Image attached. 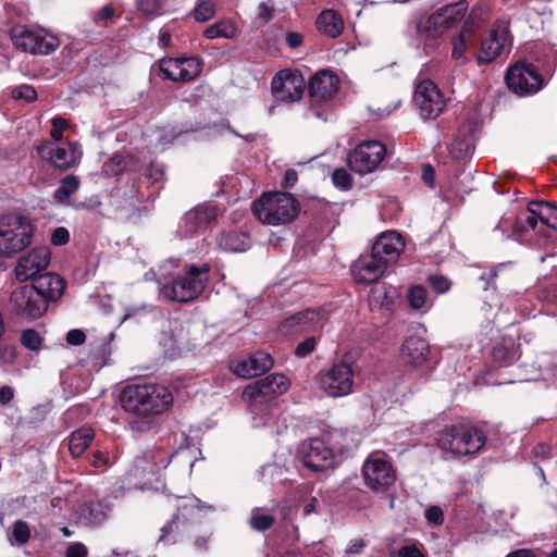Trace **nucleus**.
Instances as JSON below:
<instances>
[{"instance_id": "338daca9", "label": "nucleus", "mask_w": 557, "mask_h": 557, "mask_svg": "<svg viewBox=\"0 0 557 557\" xmlns=\"http://www.w3.org/2000/svg\"><path fill=\"white\" fill-rule=\"evenodd\" d=\"M14 397V389L11 386L4 385L0 387V403L2 405L9 404Z\"/></svg>"}, {"instance_id": "680f3d73", "label": "nucleus", "mask_w": 557, "mask_h": 557, "mask_svg": "<svg viewBox=\"0 0 557 557\" xmlns=\"http://www.w3.org/2000/svg\"><path fill=\"white\" fill-rule=\"evenodd\" d=\"M425 518L433 524H441L444 520L443 511L437 506H432L425 510Z\"/></svg>"}, {"instance_id": "f704fd0d", "label": "nucleus", "mask_w": 557, "mask_h": 557, "mask_svg": "<svg viewBox=\"0 0 557 557\" xmlns=\"http://www.w3.org/2000/svg\"><path fill=\"white\" fill-rule=\"evenodd\" d=\"M474 147L470 141H438L435 152L443 154L447 152V157L454 161H463L469 158Z\"/></svg>"}, {"instance_id": "3c124183", "label": "nucleus", "mask_w": 557, "mask_h": 557, "mask_svg": "<svg viewBox=\"0 0 557 557\" xmlns=\"http://www.w3.org/2000/svg\"><path fill=\"white\" fill-rule=\"evenodd\" d=\"M114 9L107 4L94 14L92 21L97 26H106L107 23L114 17Z\"/></svg>"}, {"instance_id": "423d86ee", "label": "nucleus", "mask_w": 557, "mask_h": 557, "mask_svg": "<svg viewBox=\"0 0 557 557\" xmlns=\"http://www.w3.org/2000/svg\"><path fill=\"white\" fill-rule=\"evenodd\" d=\"M34 227L29 219L17 213L4 214L0 219V253L12 256L32 243Z\"/></svg>"}, {"instance_id": "69168bd1", "label": "nucleus", "mask_w": 557, "mask_h": 557, "mask_svg": "<svg viewBox=\"0 0 557 557\" xmlns=\"http://www.w3.org/2000/svg\"><path fill=\"white\" fill-rule=\"evenodd\" d=\"M146 177L153 183L159 182L163 177V170L154 164H151L146 171Z\"/></svg>"}, {"instance_id": "9d476101", "label": "nucleus", "mask_w": 557, "mask_h": 557, "mask_svg": "<svg viewBox=\"0 0 557 557\" xmlns=\"http://www.w3.org/2000/svg\"><path fill=\"white\" fill-rule=\"evenodd\" d=\"M216 216L218 211L214 206H197L183 215L177 230L174 232V238L184 240L203 234L215 221Z\"/></svg>"}, {"instance_id": "c756f323", "label": "nucleus", "mask_w": 557, "mask_h": 557, "mask_svg": "<svg viewBox=\"0 0 557 557\" xmlns=\"http://www.w3.org/2000/svg\"><path fill=\"white\" fill-rule=\"evenodd\" d=\"M321 434L324 437V441L327 443L329 447L332 449L336 461L343 455L351 451L357 446L355 443L354 433L347 430L327 429L324 430Z\"/></svg>"}, {"instance_id": "ea45409f", "label": "nucleus", "mask_w": 557, "mask_h": 557, "mask_svg": "<svg viewBox=\"0 0 557 557\" xmlns=\"http://www.w3.org/2000/svg\"><path fill=\"white\" fill-rule=\"evenodd\" d=\"M79 181L76 176L70 175L63 178L60 186L54 191V199L60 203H65L69 198L77 191Z\"/></svg>"}, {"instance_id": "0e129e2a", "label": "nucleus", "mask_w": 557, "mask_h": 557, "mask_svg": "<svg viewBox=\"0 0 557 557\" xmlns=\"http://www.w3.org/2000/svg\"><path fill=\"white\" fill-rule=\"evenodd\" d=\"M304 42V36L297 32H288L286 34V44L289 48L296 49Z\"/></svg>"}, {"instance_id": "c03bdc74", "label": "nucleus", "mask_w": 557, "mask_h": 557, "mask_svg": "<svg viewBox=\"0 0 557 557\" xmlns=\"http://www.w3.org/2000/svg\"><path fill=\"white\" fill-rule=\"evenodd\" d=\"M408 302L413 309H421L426 304L428 292L421 285H416L408 290Z\"/></svg>"}, {"instance_id": "a878e982", "label": "nucleus", "mask_w": 557, "mask_h": 557, "mask_svg": "<svg viewBox=\"0 0 557 557\" xmlns=\"http://www.w3.org/2000/svg\"><path fill=\"white\" fill-rule=\"evenodd\" d=\"M405 248L401 235L395 231L382 233L375 240L372 252L387 265L396 262Z\"/></svg>"}, {"instance_id": "7c9ffc66", "label": "nucleus", "mask_w": 557, "mask_h": 557, "mask_svg": "<svg viewBox=\"0 0 557 557\" xmlns=\"http://www.w3.org/2000/svg\"><path fill=\"white\" fill-rule=\"evenodd\" d=\"M474 44V35L471 26L465 24L461 30L451 38V59L465 64L468 62V50Z\"/></svg>"}, {"instance_id": "72a5a7b5", "label": "nucleus", "mask_w": 557, "mask_h": 557, "mask_svg": "<svg viewBox=\"0 0 557 557\" xmlns=\"http://www.w3.org/2000/svg\"><path fill=\"white\" fill-rule=\"evenodd\" d=\"M95 438V432L89 426H82L69 436V450L73 457H79L90 446Z\"/></svg>"}, {"instance_id": "052dcab7", "label": "nucleus", "mask_w": 557, "mask_h": 557, "mask_svg": "<svg viewBox=\"0 0 557 557\" xmlns=\"http://www.w3.org/2000/svg\"><path fill=\"white\" fill-rule=\"evenodd\" d=\"M0 358L5 363H13L17 358V350L15 346L7 345L0 348Z\"/></svg>"}, {"instance_id": "2eb2a0df", "label": "nucleus", "mask_w": 557, "mask_h": 557, "mask_svg": "<svg viewBox=\"0 0 557 557\" xmlns=\"http://www.w3.org/2000/svg\"><path fill=\"white\" fill-rule=\"evenodd\" d=\"M385 154L383 141H360L348 154V163L354 172L368 174L377 168Z\"/></svg>"}, {"instance_id": "f8f14e48", "label": "nucleus", "mask_w": 557, "mask_h": 557, "mask_svg": "<svg viewBox=\"0 0 557 557\" xmlns=\"http://www.w3.org/2000/svg\"><path fill=\"white\" fill-rule=\"evenodd\" d=\"M297 456L300 462L312 471H324L337 462L322 434L302 442Z\"/></svg>"}, {"instance_id": "6ab92c4d", "label": "nucleus", "mask_w": 557, "mask_h": 557, "mask_svg": "<svg viewBox=\"0 0 557 557\" xmlns=\"http://www.w3.org/2000/svg\"><path fill=\"white\" fill-rule=\"evenodd\" d=\"M271 87L276 100L295 102L301 99L306 82L300 73L286 70L274 76Z\"/></svg>"}, {"instance_id": "f03ea898", "label": "nucleus", "mask_w": 557, "mask_h": 557, "mask_svg": "<svg viewBox=\"0 0 557 557\" xmlns=\"http://www.w3.org/2000/svg\"><path fill=\"white\" fill-rule=\"evenodd\" d=\"M289 387L288 379L283 374H270L247 385L243 391V398L248 403L252 412L258 413L265 406L267 412L260 418H253L256 426H273L280 413L274 400Z\"/></svg>"}, {"instance_id": "0eeeda50", "label": "nucleus", "mask_w": 557, "mask_h": 557, "mask_svg": "<svg viewBox=\"0 0 557 557\" xmlns=\"http://www.w3.org/2000/svg\"><path fill=\"white\" fill-rule=\"evenodd\" d=\"M362 478L366 486L372 492L384 493L395 484L397 474L386 455L375 451L364 460Z\"/></svg>"}, {"instance_id": "2f4dec72", "label": "nucleus", "mask_w": 557, "mask_h": 557, "mask_svg": "<svg viewBox=\"0 0 557 557\" xmlns=\"http://www.w3.org/2000/svg\"><path fill=\"white\" fill-rule=\"evenodd\" d=\"M398 293L393 286H386L385 284H377L371 288L369 295V305L372 309H387L389 310Z\"/></svg>"}, {"instance_id": "a19ab883", "label": "nucleus", "mask_w": 557, "mask_h": 557, "mask_svg": "<svg viewBox=\"0 0 557 557\" xmlns=\"http://www.w3.org/2000/svg\"><path fill=\"white\" fill-rule=\"evenodd\" d=\"M275 522L272 515L263 512L260 508H253L250 516V527L257 531H267Z\"/></svg>"}, {"instance_id": "a18cd8bd", "label": "nucleus", "mask_w": 557, "mask_h": 557, "mask_svg": "<svg viewBox=\"0 0 557 557\" xmlns=\"http://www.w3.org/2000/svg\"><path fill=\"white\" fill-rule=\"evenodd\" d=\"M482 124L475 119H468L465 121L459 128L460 139H468L481 135Z\"/></svg>"}, {"instance_id": "c9c22d12", "label": "nucleus", "mask_w": 557, "mask_h": 557, "mask_svg": "<svg viewBox=\"0 0 557 557\" xmlns=\"http://www.w3.org/2000/svg\"><path fill=\"white\" fill-rule=\"evenodd\" d=\"M219 247L226 251L240 252L250 246V239L243 233L228 232L222 233L216 237Z\"/></svg>"}, {"instance_id": "09e8293b", "label": "nucleus", "mask_w": 557, "mask_h": 557, "mask_svg": "<svg viewBox=\"0 0 557 557\" xmlns=\"http://www.w3.org/2000/svg\"><path fill=\"white\" fill-rule=\"evenodd\" d=\"M333 184L343 189L348 190L352 185V178L347 170L339 168L336 169L332 174Z\"/></svg>"}, {"instance_id": "58836bf2", "label": "nucleus", "mask_w": 557, "mask_h": 557, "mask_svg": "<svg viewBox=\"0 0 557 557\" xmlns=\"http://www.w3.org/2000/svg\"><path fill=\"white\" fill-rule=\"evenodd\" d=\"M236 34L237 27L231 20H221L207 27L203 32V36L208 39H233Z\"/></svg>"}, {"instance_id": "774afa93", "label": "nucleus", "mask_w": 557, "mask_h": 557, "mask_svg": "<svg viewBox=\"0 0 557 557\" xmlns=\"http://www.w3.org/2000/svg\"><path fill=\"white\" fill-rule=\"evenodd\" d=\"M297 180V172L295 170H287L285 172L282 185L285 188H290L296 184Z\"/></svg>"}, {"instance_id": "39448f33", "label": "nucleus", "mask_w": 557, "mask_h": 557, "mask_svg": "<svg viewBox=\"0 0 557 557\" xmlns=\"http://www.w3.org/2000/svg\"><path fill=\"white\" fill-rule=\"evenodd\" d=\"M253 214L263 224L281 225L292 222L298 214V203L292 194H263L252 206Z\"/></svg>"}, {"instance_id": "7ed1b4c3", "label": "nucleus", "mask_w": 557, "mask_h": 557, "mask_svg": "<svg viewBox=\"0 0 557 557\" xmlns=\"http://www.w3.org/2000/svg\"><path fill=\"white\" fill-rule=\"evenodd\" d=\"M121 404L125 411L147 417L168 410L173 404V395L161 384H131L123 388Z\"/></svg>"}, {"instance_id": "cd10ccee", "label": "nucleus", "mask_w": 557, "mask_h": 557, "mask_svg": "<svg viewBox=\"0 0 557 557\" xmlns=\"http://www.w3.org/2000/svg\"><path fill=\"white\" fill-rule=\"evenodd\" d=\"M430 346L426 341L419 336H409L405 339L401 350V361L413 368L423 367L429 360Z\"/></svg>"}, {"instance_id": "9b49d317", "label": "nucleus", "mask_w": 557, "mask_h": 557, "mask_svg": "<svg viewBox=\"0 0 557 557\" xmlns=\"http://www.w3.org/2000/svg\"><path fill=\"white\" fill-rule=\"evenodd\" d=\"M319 384L330 397L349 395L354 387V370L346 361H341L319 374Z\"/></svg>"}, {"instance_id": "8fccbe9b", "label": "nucleus", "mask_w": 557, "mask_h": 557, "mask_svg": "<svg viewBox=\"0 0 557 557\" xmlns=\"http://www.w3.org/2000/svg\"><path fill=\"white\" fill-rule=\"evenodd\" d=\"M12 96L15 99H23L27 102H32L37 99V91L33 86L24 84L14 88Z\"/></svg>"}, {"instance_id": "e433bc0d", "label": "nucleus", "mask_w": 557, "mask_h": 557, "mask_svg": "<svg viewBox=\"0 0 557 557\" xmlns=\"http://www.w3.org/2000/svg\"><path fill=\"white\" fill-rule=\"evenodd\" d=\"M493 359L502 366H508L519 358L515 341L510 337L503 338L493 348Z\"/></svg>"}, {"instance_id": "b1692460", "label": "nucleus", "mask_w": 557, "mask_h": 557, "mask_svg": "<svg viewBox=\"0 0 557 557\" xmlns=\"http://www.w3.org/2000/svg\"><path fill=\"white\" fill-rule=\"evenodd\" d=\"M539 222L557 231V205L546 201H531L525 215L519 219V223H524L528 228L534 231Z\"/></svg>"}, {"instance_id": "6e6d98bb", "label": "nucleus", "mask_w": 557, "mask_h": 557, "mask_svg": "<svg viewBox=\"0 0 557 557\" xmlns=\"http://www.w3.org/2000/svg\"><path fill=\"white\" fill-rule=\"evenodd\" d=\"M198 505L199 499L196 497H182L178 499L177 510L182 511V516L185 517V511H193L195 508H198Z\"/></svg>"}, {"instance_id": "4c0bfd02", "label": "nucleus", "mask_w": 557, "mask_h": 557, "mask_svg": "<svg viewBox=\"0 0 557 557\" xmlns=\"http://www.w3.org/2000/svg\"><path fill=\"white\" fill-rule=\"evenodd\" d=\"M176 0H137V9L147 16L156 17L170 12Z\"/></svg>"}, {"instance_id": "37998d69", "label": "nucleus", "mask_w": 557, "mask_h": 557, "mask_svg": "<svg viewBox=\"0 0 557 557\" xmlns=\"http://www.w3.org/2000/svg\"><path fill=\"white\" fill-rule=\"evenodd\" d=\"M215 14V5L210 0H199L193 11L195 21L205 23L211 20Z\"/></svg>"}, {"instance_id": "f3484780", "label": "nucleus", "mask_w": 557, "mask_h": 557, "mask_svg": "<svg viewBox=\"0 0 557 557\" xmlns=\"http://www.w3.org/2000/svg\"><path fill=\"white\" fill-rule=\"evenodd\" d=\"M37 152L42 160L62 170L73 166L81 157V152L71 141H42L37 147Z\"/></svg>"}, {"instance_id": "e2e57ef3", "label": "nucleus", "mask_w": 557, "mask_h": 557, "mask_svg": "<svg viewBox=\"0 0 557 557\" xmlns=\"http://www.w3.org/2000/svg\"><path fill=\"white\" fill-rule=\"evenodd\" d=\"M397 557H424V555L414 545H406L398 549Z\"/></svg>"}, {"instance_id": "49530a36", "label": "nucleus", "mask_w": 557, "mask_h": 557, "mask_svg": "<svg viewBox=\"0 0 557 557\" xmlns=\"http://www.w3.org/2000/svg\"><path fill=\"white\" fill-rule=\"evenodd\" d=\"M127 164L125 157L115 154L103 164V171L108 175H119L126 169Z\"/></svg>"}, {"instance_id": "4468645a", "label": "nucleus", "mask_w": 557, "mask_h": 557, "mask_svg": "<svg viewBox=\"0 0 557 557\" xmlns=\"http://www.w3.org/2000/svg\"><path fill=\"white\" fill-rule=\"evenodd\" d=\"M508 88L519 96L533 95L542 89L544 81L532 64L518 62L506 74Z\"/></svg>"}, {"instance_id": "dca6fc26", "label": "nucleus", "mask_w": 557, "mask_h": 557, "mask_svg": "<svg viewBox=\"0 0 557 557\" xmlns=\"http://www.w3.org/2000/svg\"><path fill=\"white\" fill-rule=\"evenodd\" d=\"M159 67L165 78L186 83L198 77L202 70V61L197 57L163 58Z\"/></svg>"}, {"instance_id": "aec40b11", "label": "nucleus", "mask_w": 557, "mask_h": 557, "mask_svg": "<svg viewBox=\"0 0 557 557\" xmlns=\"http://www.w3.org/2000/svg\"><path fill=\"white\" fill-rule=\"evenodd\" d=\"M509 47L508 26L503 22L497 23L490 29L487 37L482 40L476 61L478 63H490L507 52Z\"/></svg>"}, {"instance_id": "bf43d9fd", "label": "nucleus", "mask_w": 557, "mask_h": 557, "mask_svg": "<svg viewBox=\"0 0 557 557\" xmlns=\"http://www.w3.org/2000/svg\"><path fill=\"white\" fill-rule=\"evenodd\" d=\"M66 557H87V547L79 542L72 543L66 549Z\"/></svg>"}, {"instance_id": "a211bd4d", "label": "nucleus", "mask_w": 557, "mask_h": 557, "mask_svg": "<svg viewBox=\"0 0 557 557\" xmlns=\"http://www.w3.org/2000/svg\"><path fill=\"white\" fill-rule=\"evenodd\" d=\"M51 252L46 246L36 247L18 258L14 268L15 278L20 283L35 280L50 263Z\"/></svg>"}, {"instance_id": "ddd939ff", "label": "nucleus", "mask_w": 557, "mask_h": 557, "mask_svg": "<svg viewBox=\"0 0 557 557\" xmlns=\"http://www.w3.org/2000/svg\"><path fill=\"white\" fill-rule=\"evenodd\" d=\"M413 103L419 110L420 116L424 120L437 117L446 108V99L443 92L430 79H423L417 84Z\"/></svg>"}, {"instance_id": "20e7f679", "label": "nucleus", "mask_w": 557, "mask_h": 557, "mask_svg": "<svg viewBox=\"0 0 557 557\" xmlns=\"http://www.w3.org/2000/svg\"><path fill=\"white\" fill-rule=\"evenodd\" d=\"M485 433L471 425L445 426L437 437V445L446 454L454 457L476 455L485 445Z\"/></svg>"}, {"instance_id": "4d7b16f0", "label": "nucleus", "mask_w": 557, "mask_h": 557, "mask_svg": "<svg viewBox=\"0 0 557 557\" xmlns=\"http://www.w3.org/2000/svg\"><path fill=\"white\" fill-rule=\"evenodd\" d=\"M70 239L69 231L63 227H57L51 234V243L55 246L65 245Z\"/></svg>"}, {"instance_id": "4be33fe9", "label": "nucleus", "mask_w": 557, "mask_h": 557, "mask_svg": "<svg viewBox=\"0 0 557 557\" xmlns=\"http://www.w3.org/2000/svg\"><path fill=\"white\" fill-rule=\"evenodd\" d=\"M326 320L323 310H307L287 318L281 324V332L286 335H296L320 330Z\"/></svg>"}, {"instance_id": "603ef678", "label": "nucleus", "mask_w": 557, "mask_h": 557, "mask_svg": "<svg viewBox=\"0 0 557 557\" xmlns=\"http://www.w3.org/2000/svg\"><path fill=\"white\" fill-rule=\"evenodd\" d=\"M429 283L432 286V288L438 294H444V293L448 292L451 286L450 281L443 275L430 276Z\"/></svg>"}, {"instance_id": "412c9836", "label": "nucleus", "mask_w": 557, "mask_h": 557, "mask_svg": "<svg viewBox=\"0 0 557 557\" xmlns=\"http://www.w3.org/2000/svg\"><path fill=\"white\" fill-rule=\"evenodd\" d=\"M466 11L467 5L462 1L443 7L429 16L425 29L431 37L441 36L461 21Z\"/></svg>"}, {"instance_id": "1a4fd4ad", "label": "nucleus", "mask_w": 557, "mask_h": 557, "mask_svg": "<svg viewBox=\"0 0 557 557\" xmlns=\"http://www.w3.org/2000/svg\"><path fill=\"white\" fill-rule=\"evenodd\" d=\"M12 312L22 319L36 320L48 310L42 297L36 293L32 284L14 288L9 298Z\"/></svg>"}, {"instance_id": "5fc2aeb1", "label": "nucleus", "mask_w": 557, "mask_h": 557, "mask_svg": "<svg viewBox=\"0 0 557 557\" xmlns=\"http://www.w3.org/2000/svg\"><path fill=\"white\" fill-rule=\"evenodd\" d=\"M69 127L66 120L62 117H54L52 120V127L50 131L51 139H62L63 132Z\"/></svg>"}, {"instance_id": "bb28decb", "label": "nucleus", "mask_w": 557, "mask_h": 557, "mask_svg": "<svg viewBox=\"0 0 557 557\" xmlns=\"http://www.w3.org/2000/svg\"><path fill=\"white\" fill-rule=\"evenodd\" d=\"M338 78L326 70L318 72L310 81L309 96L312 103H322L332 99L337 92Z\"/></svg>"}, {"instance_id": "864d4df0", "label": "nucleus", "mask_w": 557, "mask_h": 557, "mask_svg": "<svg viewBox=\"0 0 557 557\" xmlns=\"http://www.w3.org/2000/svg\"><path fill=\"white\" fill-rule=\"evenodd\" d=\"M315 347V338L313 336L306 338L299 343L295 349L296 356L304 358L310 355Z\"/></svg>"}, {"instance_id": "5701e85b", "label": "nucleus", "mask_w": 557, "mask_h": 557, "mask_svg": "<svg viewBox=\"0 0 557 557\" xmlns=\"http://www.w3.org/2000/svg\"><path fill=\"white\" fill-rule=\"evenodd\" d=\"M228 367L235 375L249 379L269 371L273 367V359L265 351H257L247 358L232 360Z\"/></svg>"}, {"instance_id": "13d9d810", "label": "nucleus", "mask_w": 557, "mask_h": 557, "mask_svg": "<svg viewBox=\"0 0 557 557\" xmlns=\"http://www.w3.org/2000/svg\"><path fill=\"white\" fill-rule=\"evenodd\" d=\"M86 341V334L79 329H73L66 334V343L72 346H78Z\"/></svg>"}, {"instance_id": "de8ad7c7", "label": "nucleus", "mask_w": 557, "mask_h": 557, "mask_svg": "<svg viewBox=\"0 0 557 557\" xmlns=\"http://www.w3.org/2000/svg\"><path fill=\"white\" fill-rule=\"evenodd\" d=\"M21 343L25 348L35 351L41 346V337L34 329H27L22 333Z\"/></svg>"}, {"instance_id": "c85d7f7f", "label": "nucleus", "mask_w": 557, "mask_h": 557, "mask_svg": "<svg viewBox=\"0 0 557 557\" xmlns=\"http://www.w3.org/2000/svg\"><path fill=\"white\" fill-rule=\"evenodd\" d=\"M30 284L36 293L44 298L47 308L50 302L57 301L62 296L65 288L64 280L52 272L38 275Z\"/></svg>"}, {"instance_id": "79ce46f5", "label": "nucleus", "mask_w": 557, "mask_h": 557, "mask_svg": "<svg viewBox=\"0 0 557 557\" xmlns=\"http://www.w3.org/2000/svg\"><path fill=\"white\" fill-rule=\"evenodd\" d=\"M30 537V530L26 522L18 520L13 524L11 533H9V541L12 545H24Z\"/></svg>"}, {"instance_id": "473e14b6", "label": "nucleus", "mask_w": 557, "mask_h": 557, "mask_svg": "<svg viewBox=\"0 0 557 557\" xmlns=\"http://www.w3.org/2000/svg\"><path fill=\"white\" fill-rule=\"evenodd\" d=\"M315 24L320 32L332 38L339 36L344 28L341 15L332 9L323 10L319 14Z\"/></svg>"}, {"instance_id": "6e6552de", "label": "nucleus", "mask_w": 557, "mask_h": 557, "mask_svg": "<svg viewBox=\"0 0 557 557\" xmlns=\"http://www.w3.org/2000/svg\"><path fill=\"white\" fill-rule=\"evenodd\" d=\"M11 39L17 49L32 54H50L60 46L59 38L44 28L15 26L11 29Z\"/></svg>"}, {"instance_id": "393cba45", "label": "nucleus", "mask_w": 557, "mask_h": 557, "mask_svg": "<svg viewBox=\"0 0 557 557\" xmlns=\"http://www.w3.org/2000/svg\"><path fill=\"white\" fill-rule=\"evenodd\" d=\"M387 264L371 251L360 258L351 265L354 280L359 284L375 283L386 271Z\"/></svg>"}, {"instance_id": "f257e3e1", "label": "nucleus", "mask_w": 557, "mask_h": 557, "mask_svg": "<svg viewBox=\"0 0 557 557\" xmlns=\"http://www.w3.org/2000/svg\"><path fill=\"white\" fill-rule=\"evenodd\" d=\"M210 270L209 263L181 265L177 259L170 258L159 268L160 295L171 301H193L199 297L209 283Z\"/></svg>"}]
</instances>
